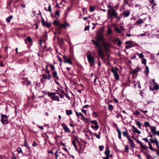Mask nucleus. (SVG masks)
<instances>
[{"label": "nucleus", "instance_id": "obj_1", "mask_svg": "<svg viewBox=\"0 0 159 159\" xmlns=\"http://www.w3.org/2000/svg\"><path fill=\"white\" fill-rule=\"evenodd\" d=\"M104 27H101L100 30L98 31L97 35L98 38L96 40L101 41V42H105V38L103 36Z\"/></svg>", "mask_w": 159, "mask_h": 159}, {"label": "nucleus", "instance_id": "obj_2", "mask_svg": "<svg viewBox=\"0 0 159 159\" xmlns=\"http://www.w3.org/2000/svg\"><path fill=\"white\" fill-rule=\"evenodd\" d=\"M107 15L108 16V17L111 18L114 17L115 18L119 20L121 19V17L120 16H118V13L116 12L114 9L111 11L110 9H108Z\"/></svg>", "mask_w": 159, "mask_h": 159}, {"label": "nucleus", "instance_id": "obj_3", "mask_svg": "<svg viewBox=\"0 0 159 159\" xmlns=\"http://www.w3.org/2000/svg\"><path fill=\"white\" fill-rule=\"evenodd\" d=\"M91 41L93 44L98 48V52H102V49L101 46L100 44V42H101V41L97 40H94L93 39Z\"/></svg>", "mask_w": 159, "mask_h": 159}, {"label": "nucleus", "instance_id": "obj_4", "mask_svg": "<svg viewBox=\"0 0 159 159\" xmlns=\"http://www.w3.org/2000/svg\"><path fill=\"white\" fill-rule=\"evenodd\" d=\"M48 66L47 65L46 66V69L47 71L46 73L48 74L47 75L46 74H43V78L41 79V81L42 83H43L45 80H50V74L49 71L47 69Z\"/></svg>", "mask_w": 159, "mask_h": 159}, {"label": "nucleus", "instance_id": "obj_5", "mask_svg": "<svg viewBox=\"0 0 159 159\" xmlns=\"http://www.w3.org/2000/svg\"><path fill=\"white\" fill-rule=\"evenodd\" d=\"M1 120L2 123L4 125H7L9 123L8 120L7 116L6 115L1 114Z\"/></svg>", "mask_w": 159, "mask_h": 159}, {"label": "nucleus", "instance_id": "obj_6", "mask_svg": "<svg viewBox=\"0 0 159 159\" xmlns=\"http://www.w3.org/2000/svg\"><path fill=\"white\" fill-rule=\"evenodd\" d=\"M87 58L88 62L90 64L91 66L94 65L95 60L94 57L91 55H87Z\"/></svg>", "mask_w": 159, "mask_h": 159}, {"label": "nucleus", "instance_id": "obj_7", "mask_svg": "<svg viewBox=\"0 0 159 159\" xmlns=\"http://www.w3.org/2000/svg\"><path fill=\"white\" fill-rule=\"evenodd\" d=\"M63 57L64 59V63H68L70 65L72 64L71 60L70 58H68L66 55L63 56Z\"/></svg>", "mask_w": 159, "mask_h": 159}, {"label": "nucleus", "instance_id": "obj_8", "mask_svg": "<svg viewBox=\"0 0 159 159\" xmlns=\"http://www.w3.org/2000/svg\"><path fill=\"white\" fill-rule=\"evenodd\" d=\"M111 71L113 73L116 80H119V76L118 74V72L115 70L113 67L112 68Z\"/></svg>", "mask_w": 159, "mask_h": 159}, {"label": "nucleus", "instance_id": "obj_9", "mask_svg": "<svg viewBox=\"0 0 159 159\" xmlns=\"http://www.w3.org/2000/svg\"><path fill=\"white\" fill-rule=\"evenodd\" d=\"M154 87H153L152 85H150L149 87V89L151 91H154L155 90H157L159 89V86L157 83L153 86Z\"/></svg>", "mask_w": 159, "mask_h": 159}, {"label": "nucleus", "instance_id": "obj_10", "mask_svg": "<svg viewBox=\"0 0 159 159\" xmlns=\"http://www.w3.org/2000/svg\"><path fill=\"white\" fill-rule=\"evenodd\" d=\"M61 125L63 127V129L64 130L65 132L71 133L70 130L69 128H68L67 126L64 123H63L61 124Z\"/></svg>", "mask_w": 159, "mask_h": 159}, {"label": "nucleus", "instance_id": "obj_11", "mask_svg": "<svg viewBox=\"0 0 159 159\" xmlns=\"http://www.w3.org/2000/svg\"><path fill=\"white\" fill-rule=\"evenodd\" d=\"M105 40H106L105 39ZM103 43V46L105 49L106 50V51L107 52H108L109 51V49L108 48V47L110 46V44L108 43H106L105 42H105H102Z\"/></svg>", "mask_w": 159, "mask_h": 159}, {"label": "nucleus", "instance_id": "obj_12", "mask_svg": "<svg viewBox=\"0 0 159 159\" xmlns=\"http://www.w3.org/2000/svg\"><path fill=\"white\" fill-rule=\"evenodd\" d=\"M128 140L130 143V145L131 148H134L135 146V144L133 140L132 139H131L129 137H128Z\"/></svg>", "mask_w": 159, "mask_h": 159}, {"label": "nucleus", "instance_id": "obj_13", "mask_svg": "<svg viewBox=\"0 0 159 159\" xmlns=\"http://www.w3.org/2000/svg\"><path fill=\"white\" fill-rule=\"evenodd\" d=\"M148 143L149 146V148H150V149L153 151L157 152V156H159V150H157L154 149L152 147L150 142H149V143Z\"/></svg>", "mask_w": 159, "mask_h": 159}, {"label": "nucleus", "instance_id": "obj_14", "mask_svg": "<svg viewBox=\"0 0 159 159\" xmlns=\"http://www.w3.org/2000/svg\"><path fill=\"white\" fill-rule=\"evenodd\" d=\"M132 129H133V132L134 133H137L138 134H141V132L134 125L132 126Z\"/></svg>", "mask_w": 159, "mask_h": 159}, {"label": "nucleus", "instance_id": "obj_15", "mask_svg": "<svg viewBox=\"0 0 159 159\" xmlns=\"http://www.w3.org/2000/svg\"><path fill=\"white\" fill-rule=\"evenodd\" d=\"M69 25L68 23H64L63 24H61L60 23L59 27L60 29H61V28L65 29L67 26Z\"/></svg>", "mask_w": 159, "mask_h": 159}, {"label": "nucleus", "instance_id": "obj_16", "mask_svg": "<svg viewBox=\"0 0 159 159\" xmlns=\"http://www.w3.org/2000/svg\"><path fill=\"white\" fill-rule=\"evenodd\" d=\"M52 101H56L58 102L59 101L60 99L58 96L56 95H53L50 98Z\"/></svg>", "mask_w": 159, "mask_h": 159}, {"label": "nucleus", "instance_id": "obj_17", "mask_svg": "<svg viewBox=\"0 0 159 159\" xmlns=\"http://www.w3.org/2000/svg\"><path fill=\"white\" fill-rule=\"evenodd\" d=\"M143 23V20L141 18H139L136 21L134 25H138Z\"/></svg>", "mask_w": 159, "mask_h": 159}, {"label": "nucleus", "instance_id": "obj_18", "mask_svg": "<svg viewBox=\"0 0 159 159\" xmlns=\"http://www.w3.org/2000/svg\"><path fill=\"white\" fill-rule=\"evenodd\" d=\"M130 14V12L129 10L125 11L123 12V15L125 17H128L129 16Z\"/></svg>", "mask_w": 159, "mask_h": 159}, {"label": "nucleus", "instance_id": "obj_19", "mask_svg": "<svg viewBox=\"0 0 159 159\" xmlns=\"http://www.w3.org/2000/svg\"><path fill=\"white\" fill-rule=\"evenodd\" d=\"M22 83L24 85H26L29 86L30 85V82L29 81H28L26 79H25L24 81H22Z\"/></svg>", "mask_w": 159, "mask_h": 159}, {"label": "nucleus", "instance_id": "obj_20", "mask_svg": "<svg viewBox=\"0 0 159 159\" xmlns=\"http://www.w3.org/2000/svg\"><path fill=\"white\" fill-rule=\"evenodd\" d=\"M42 25L44 26H46L48 28L50 27V24L48 23L47 21L44 22L43 19H42Z\"/></svg>", "mask_w": 159, "mask_h": 159}, {"label": "nucleus", "instance_id": "obj_21", "mask_svg": "<svg viewBox=\"0 0 159 159\" xmlns=\"http://www.w3.org/2000/svg\"><path fill=\"white\" fill-rule=\"evenodd\" d=\"M52 75L53 78H56L57 79H58V77L57 76V71H52Z\"/></svg>", "mask_w": 159, "mask_h": 159}, {"label": "nucleus", "instance_id": "obj_22", "mask_svg": "<svg viewBox=\"0 0 159 159\" xmlns=\"http://www.w3.org/2000/svg\"><path fill=\"white\" fill-rule=\"evenodd\" d=\"M140 147L141 148H142L143 149H144L145 150H146L147 152H148V147H146L144 145L143 143H142V145L140 144Z\"/></svg>", "mask_w": 159, "mask_h": 159}, {"label": "nucleus", "instance_id": "obj_23", "mask_svg": "<svg viewBox=\"0 0 159 159\" xmlns=\"http://www.w3.org/2000/svg\"><path fill=\"white\" fill-rule=\"evenodd\" d=\"M98 54L99 57H100L102 60L104 59V54L103 52H98Z\"/></svg>", "mask_w": 159, "mask_h": 159}, {"label": "nucleus", "instance_id": "obj_24", "mask_svg": "<svg viewBox=\"0 0 159 159\" xmlns=\"http://www.w3.org/2000/svg\"><path fill=\"white\" fill-rule=\"evenodd\" d=\"M156 126H151V130L153 134H154V133L156 132Z\"/></svg>", "mask_w": 159, "mask_h": 159}, {"label": "nucleus", "instance_id": "obj_25", "mask_svg": "<svg viewBox=\"0 0 159 159\" xmlns=\"http://www.w3.org/2000/svg\"><path fill=\"white\" fill-rule=\"evenodd\" d=\"M66 111L67 115H68V116H69L70 115H71L72 114V111L71 110H66Z\"/></svg>", "mask_w": 159, "mask_h": 159}, {"label": "nucleus", "instance_id": "obj_26", "mask_svg": "<svg viewBox=\"0 0 159 159\" xmlns=\"http://www.w3.org/2000/svg\"><path fill=\"white\" fill-rule=\"evenodd\" d=\"M95 125V126H94L92 125H91V127L93 129H94L95 130H97L98 129L99 126L98 124Z\"/></svg>", "mask_w": 159, "mask_h": 159}, {"label": "nucleus", "instance_id": "obj_27", "mask_svg": "<svg viewBox=\"0 0 159 159\" xmlns=\"http://www.w3.org/2000/svg\"><path fill=\"white\" fill-rule=\"evenodd\" d=\"M13 17V16L11 15L9 17L7 18L6 19V20L7 23H9L10 22L11 20Z\"/></svg>", "mask_w": 159, "mask_h": 159}, {"label": "nucleus", "instance_id": "obj_28", "mask_svg": "<svg viewBox=\"0 0 159 159\" xmlns=\"http://www.w3.org/2000/svg\"><path fill=\"white\" fill-rule=\"evenodd\" d=\"M110 151L109 150H106L104 152V154L106 155V156L109 157Z\"/></svg>", "mask_w": 159, "mask_h": 159}, {"label": "nucleus", "instance_id": "obj_29", "mask_svg": "<svg viewBox=\"0 0 159 159\" xmlns=\"http://www.w3.org/2000/svg\"><path fill=\"white\" fill-rule=\"evenodd\" d=\"M32 39L30 37V36H28L27 37L26 39H25V43L27 44V43H26V41H28V42H31L32 41Z\"/></svg>", "mask_w": 159, "mask_h": 159}, {"label": "nucleus", "instance_id": "obj_30", "mask_svg": "<svg viewBox=\"0 0 159 159\" xmlns=\"http://www.w3.org/2000/svg\"><path fill=\"white\" fill-rule=\"evenodd\" d=\"M149 72V68L148 66H146L145 70L144 71V73L146 75H147Z\"/></svg>", "mask_w": 159, "mask_h": 159}, {"label": "nucleus", "instance_id": "obj_31", "mask_svg": "<svg viewBox=\"0 0 159 159\" xmlns=\"http://www.w3.org/2000/svg\"><path fill=\"white\" fill-rule=\"evenodd\" d=\"M131 137L136 141L137 142V143L139 144H141V145H142V143L140 141L137 140L134 136H131Z\"/></svg>", "mask_w": 159, "mask_h": 159}, {"label": "nucleus", "instance_id": "obj_32", "mask_svg": "<svg viewBox=\"0 0 159 159\" xmlns=\"http://www.w3.org/2000/svg\"><path fill=\"white\" fill-rule=\"evenodd\" d=\"M47 33L48 32H45V34L43 36V39L44 41H45L47 39V38L48 37Z\"/></svg>", "mask_w": 159, "mask_h": 159}, {"label": "nucleus", "instance_id": "obj_33", "mask_svg": "<svg viewBox=\"0 0 159 159\" xmlns=\"http://www.w3.org/2000/svg\"><path fill=\"white\" fill-rule=\"evenodd\" d=\"M112 31L111 30V29L109 27H108V31L107 32V34L108 35H110L112 34Z\"/></svg>", "mask_w": 159, "mask_h": 159}, {"label": "nucleus", "instance_id": "obj_34", "mask_svg": "<svg viewBox=\"0 0 159 159\" xmlns=\"http://www.w3.org/2000/svg\"><path fill=\"white\" fill-rule=\"evenodd\" d=\"M117 131L118 133V138L120 139H121V131L119 129H117Z\"/></svg>", "mask_w": 159, "mask_h": 159}, {"label": "nucleus", "instance_id": "obj_35", "mask_svg": "<svg viewBox=\"0 0 159 159\" xmlns=\"http://www.w3.org/2000/svg\"><path fill=\"white\" fill-rule=\"evenodd\" d=\"M89 121L91 123L93 124H94V125H96V124H98V122L96 120H89Z\"/></svg>", "mask_w": 159, "mask_h": 159}, {"label": "nucleus", "instance_id": "obj_36", "mask_svg": "<svg viewBox=\"0 0 159 159\" xmlns=\"http://www.w3.org/2000/svg\"><path fill=\"white\" fill-rule=\"evenodd\" d=\"M136 124L137 125L139 126V128L140 129L141 128V125H142V123H141L139 121H136Z\"/></svg>", "mask_w": 159, "mask_h": 159}, {"label": "nucleus", "instance_id": "obj_37", "mask_svg": "<svg viewBox=\"0 0 159 159\" xmlns=\"http://www.w3.org/2000/svg\"><path fill=\"white\" fill-rule=\"evenodd\" d=\"M115 31L117 32L119 34H121L122 32L120 30V29L119 28L116 27H115Z\"/></svg>", "mask_w": 159, "mask_h": 159}, {"label": "nucleus", "instance_id": "obj_38", "mask_svg": "<svg viewBox=\"0 0 159 159\" xmlns=\"http://www.w3.org/2000/svg\"><path fill=\"white\" fill-rule=\"evenodd\" d=\"M53 24L55 25H56V26L57 25V26H59V25H60V23H59V22L57 20H54V21L53 22Z\"/></svg>", "mask_w": 159, "mask_h": 159}, {"label": "nucleus", "instance_id": "obj_39", "mask_svg": "<svg viewBox=\"0 0 159 159\" xmlns=\"http://www.w3.org/2000/svg\"><path fill=\"white\" fill-rule=\"evenodd\" d=\"M129 148L128 147V145H125V152H129Z\"/></svg>", "mask_w": 159, "mask_h": 159}, {"label": "nucleus", "instance_id": "obj_40", "mask_svg": "<svg viewBox=\"0 0 159 159\" xmlns=\"http://www.w3.org/2000/svg\"><path fill=\"white\" fill-rule=\"evenodd\" d=\"M114 108V107L111 105L108 104V109L111 111Z\"/></svg>", "mask_w": 159, "mask_h": 159}, {"label": "nucleus", "instance_id": "obj_41", "mask_svg": "<svg viewBox=\"0 0 159 159\" xmlns=\"http://www.w3.org/2000/svg\"><path fill=\"white\" fill-rule=\"evenodd\" d=\"M89 7L90 12H93L95 10V8L94 7L91 6H90Z\"/></svg>", "mask_w": 159, "mask_h": 159}, {"label": "nucleus", "instance_id": "obj_42", "mask_svg": "<svg viewBox=\"0 0 159 159\" xmlns=\"http://www.w3.org/2000/svg\"><path fill=\"white\" fill-rule=\"evenodd\" d=\"M126 131H123V134L124 136H126L128 139V137H129V136H128L127 135L128 133L127 132V130H126Z\"/></svg>", "mask_w": 159, "mask_h": 159}, {"label": "nucleus", "instance_id": "obj_43", "mask_svg": "<svg viewBox=\"0 0 159 159\" xmlns=\"http://www.w3.org/2000/svg\"><path fill=\"white\" fill-rule=\"evenodd\" d=\"M144 125L145 127H150L151 125L148 122L146 121L144 122Z\"/></svg>", "mask_w": 159, "mask_h": 159}, {"label": "nucleus", "instance_id": "obj_44", "mask_svg": "<svg viewBox=\"0 0 159 159\" xmlns=\"http://www.w3.org/2000/svg\"><path fill=\"white\" fill-rule=\"evenodd\" d=\"M157 140V138H155L154 140H153L152 139H149V140L151 142L150 143H155L156 141Z\"/></svg>", "mask_w": 159, "mask_h": 159}, {"label": "nucleus", "instance_id": "obj_45", "mask_svg": "<svg viewBox=\"0 0 159 159\" xmlns=\"http://www.w3.org/2000/svg\"><path fill=\"white\" fill-rule=\"evenodd\" d=\"M142 63L144 65H145L146 64V60L144 58L143 59L142 61Z\"/></svg>", "mask_w": 159, "mask_h": 159}, {"label": "nucleus", "instance_id": "obj_46", "mask_svg": "<svg viewBox=\"0 0 159 159\" xmlns=\"http://www.w3.org/2000/svg\"><path fill=\"white\" fill-rule=\"evenodd\" d=\"M57 91H56L55 92L50 93V98L52 97V96H53V95H55L57 93Z\"/></svg>", "mask_w": 159, "mask_h": 159}, {"label": "nucleus", "instance_id": "obj_47", "mask_svg": "<svg viewBox=\"0 0 159 159\" xmlns=\"http://www.w3.org/2000/svg\"><path fill=\"white\" fill-rule=\"evenodd\" d=\"M152 83H151V85H152V86H153L155 84V83H155V80L154 79H153V80H152Z\"/></svg>", "mask_w": 159, "mask_h": 159}, {"label": "nucleus", "instance_id": "obj_48", "mask_svg": "<svg viewBox=\"0 0 159 159\" xmlns=\"http://www.w3.org/2000/svg\"><path fill=\"white\" fill-rule=\"evenodd\" d=\"M17 151L19 153L22 152L21 149L20 147L18 148L17 150Z\"/></svg>", "mask_w": 159, "mask_h": 159}, {"label": "nucleus", "instance_id": "obj_49", "mask_svg": "<svg viewBox=\"0 0 159 159\" xmlns=\"http://www.w3.org/2000/svg\"><path fill=\"white\" fill-rule=\"evenodd\" d=\"M133 47V45H129L126 46H125V48H126V49H129L130 48H131Z\"/></svg>", "mask_w": 159, "mask_h": 159}, {"label": "nucleus", "instance_id": "obj_50", "mask_svg": "<svg viewBox=\"0 0 159 159\" xmlns=\"http://www.w3.org/2000/svg\"><path fill=\"white\" fill-rule=\"evenodd\" d=\"M24 145H25V146L28 149H30V148L29 147L28 144L27 143H26V141L25 142Z\"/></svg>", "mask_w": 159, "mask_h": 159}, {"label": "nucleus", "instance_id": "obj_51", "mask_svg": "<svg viewBox=\"0 0 159 159\" xmlns=\"http://www.w3.org/2000/svg\"><path fill=\"white\" fill-rule=\"evenodd\" d=\"M89 26H85V28L84 29V31H85L86 30H89Z\"/></svg>", "mask_w": 159, "mask_h": 159}, {"label": "nucleus", "instance_id": "obj_52", "mask_svg": "<svg viewBox=\"0 0 159 159\" xmlns=\"http://www.w3.org/2000/svg\"><path fill=\"white\" fill-rule=\"evenodd\" d=\"M155 143L157 147V148H159V142L157 140L156 141Z\"/></svg>", "mask_w": 159, "mask_h": 159}, {"label": "nucleus", "instance_id": "obj_53", "mask_svg": "<svg viewBox=\"0 0 159 159\" xmlns=\"http://www.w3.org/2000/svg\"><path fill=\"white\" fill-rule=\"evenodd\" d=\"M132 43H133V41H128L125 42V43L126 44H131Z\"/></svg>", "mask_w": 159, "mask_h": 159}, {"label": "nucleus", "instance_id": "obj_54", "mask_svg": "<svg viewBox=\"0 0 159 159\" xmlns=\"http://www.w3.org/2000/svg\"><path fill=\"white\" fill-rule=\"evenodd\" d=\"M50 68L52 69V71H55V67L52 65L50 64Z\"/></svg>", "mask_w": 159, "mask_h": 159}, {"label": "nucleus", "instance_id": "obj_55", "mask_svg": "<svg viewBox=\"0 0 159 159\" xmlns=\"http://www.w3.org/2000/svg\"><path fill=\"white\" fill-rule=\"evenodd\" d=\"M104 148V147L103 146H99V148L100 151H102L103 150Z\"/></svg>", "mask_w": 159, "mask_h": 159}, {"label": "nucleus", "instance_id": "obj_56", "mask_svg": "<svg viewBox=\"0 0 159 159\" xmlns=\"http://www.w3.org/2000/svg\"><path fill=\"white\" fill-rule=\"evenodd\" d=\"M134 115H139L140 114V113L139 112L138 110H136L135 111V113H134Z\"/></svg>", "mask_w": 159, "mask_h": 159}, {"label": "nucleus", "instance_id": "obj_57", "mask_svg": "<svg viewBox=\"0 0 159 159\" xmlns=\"http://www.w3.org/2000/svg\"><path fill=\"white\" fill-rule=\"evenodd\" d=\"M121 43H121V40H119L118 41V42L117 46L118 47H120V46L121 45Z\"/></svg>", "mask_w": 159, "mask_h": 159}, {"label": "nucleus", "instance_id": "obj_58", "mask_svg": "<svg viewBox=\"0 0 159 159\" xmlns=\"http://www.w3.org/2000/svg\"><path fill=\"white\" fill-rule=\"evenodd\" d=\"M94 135L96 136L97 138L98 139L100 138V135H99L97 134L96 133H95L94 134Z\"/></svg>", "mask_w": 159, "mask_h": 159}, {"label": "nucleus", "instance_id": "obj_59", "mask_svg": "<svg viewBox=\"0 0 159 159\" xmlns=\"http://www.w3.org/2000/svg\"><path fill=\"white\" fill-rule=\"evenodd\" d=\"M107 7L108 8H110V9H110V10H111H111H113V9H114V8H113V7H112L111 6V5H108L107 6Z\"/></svg>", "mask_w": 159, "mask_h": 159}, {"label": "nucleus", "instance_id": "obj_60", "mask_svg": "<svg viewBox=\"0 0 159 159\" xmlns=\"http://www.w3.org/2000/svg\"><path fill=\"white\" fill-rule=\"evenodd\" d=\"M144 56L143 53H141L139 54V57L140 58H142Z\"/></svg>", "mask_w": 159, "mask_h": 159}, {"label": "nucleus", "instance_id": "obj_61", "mask_svg": "<svg viewBox=\"0 0 159 159\" xmlns=\"http://www.w3.org/2000/svg\"><path fill=\"white\" fill-rule=\"evenodd\" d=\"M142 139L144 140L146 142H148V143H149V142H150L148 139L147 138H142Z\"/></svg>", "mask_w": 159, "mask_h": 159}, {"label": "nucleus", "instance_id": "obj_62", "mask_svg": "<svg viewBox=\"0 0 159 159\" xmlns=\"http://www.w3.org/2000/svg\"><path fill=\"white\" fill-rule=\"evenodd\" d=\"M98 67H99L101 66V62L100 61L99 58H98Z\"/></svg>", "mask_w": 159, "mask_h": 159}, {"label": "nucleus", "instance_id": "obj_63", "mask_svg": "<svg viewBox=\"0 0 159 159\" xmlns=\"http://www.w3.org/2000/svg\"><path fill=\"white\" fill-rule=\"evenodd\" d=\"M116 117L118 118H119L120 117H121L122 118H123V117L121 115V114H118L116 116Z\"/></svg>", "mask_w": 159, "mask_h": 159}, {"label": "nucleus", "instance_id": "obj_64", "mask_svg": "<svg viewBox=\"0 0 159 159\" xmlns=\"http://www.w3.org/2000/svg\"><path fill=\"white\" fill-rule=\"evenodd\" d=\"M146 157L147 159H150V158H152L151 156L149 154H148L146 156Z\"/></svg>", "mask_w": 159, "mask_h": 159}]
</instances>
